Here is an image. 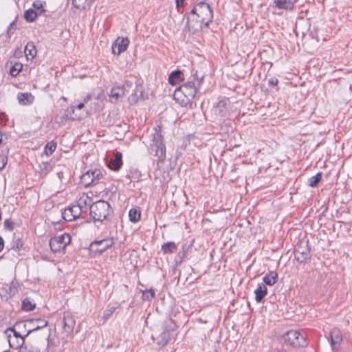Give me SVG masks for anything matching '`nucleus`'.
Wrapping results in <instances>:
<instances>
[{"instance_id":"nucleus-1","label":"nucleus","mask_w":352,"mask_h":352,"mask_svg":"<svg viewBox=\"0 0 352 352\" xmlns=\"http://www.w3.org/2000/svg\"><path fill=\"white\" fill-rule=\"evenodd\" d=\"M213 19V12L208 3L201 1L196 4L190 13L186 14L187 25L194 27L195 23L208 27Z\"/></svg>"},{"instance_id":"nucleus-2","label":"nucleus","mask_w":352,"mask_h":352,"mask_svg":"<svg viewBox=\"0 0 352 352\" xmlns=\"http://www.w3.org/2000/svg\"><path fill=\"white\" fill-rule=\"evenodd\" d=\"M203 78V76L199 77L196 72L193 74L192 80L184 83L175 89L174 93L175 100H179L182 95H184V98L181 99L182 105L186 107L188 104H191L202 84Z\"/></svg>"},{"instance_id":"nucleus-3","label":"nucleus","mask_w":352,"mask_h":352,"mask_svg":"<svg viewBox=\"0 0 352 352\" xmlns=\"http://www.w3.org/2000/svg\"><path fill=\"white\" fill-rule=\"evenodd\" d=\"M90 215L94 221L102 222L113 212L109 202L99 200L90 206Z\"/></svg>"},{"instance_id":"nucleus-4","label":"nucleus","mask_w":352,"mask_h":352,"mask_svg":"<svg viewBox=\"0 0 352 352\" xmlns=\"http://www.w3.org/2000/svg\"><path fill=\"white\" fill-rule=\"evenodd\" d=\"M155 133L153 135L152 148H155V156L158 157L160 162H163L166 158V146L164 143V135L162 133V126L157 125L154 128Z\"/></svg>"},{"instance_id":"nucleus-5","label":"nucleus","mask_w":352,"mask_h":352,"mask_svg":"<svg viewBox=\"0 0 352 352\" xmlns=\"http://www.w3.org/2000/svg\"><path fill=\"white\" fill-rule=\"evenodd\" d=\"M294 257L300 263H306L310 261L311 256L308 241H300L296 244Z\"/></svg>"},{"instance_id":"nucleus-6","label":"nucleus","mask_w":352,"mask_h":352,"mask_svg":"<svg viewBox=\"0 0 352 352\" xmlns=\"http://www.w3.org/2000/svg\"><path fill=\"white\" fill-rule=\"evenodd\" d=\"M283 339L294 347H304L307 345L305 336L301 335L299 331L290 330L283 336Z\"/></svg>"},{"instance_id":"nucleus-7","label":"nucleus","mask_w":352,"mask_h":352,"mask_svg":"<svg viewBox=\"0 0 352 352\" xmlns=\"http://www.w3.org/2000/svg\"><path fill=\"white\" fill-rule=\"evenodd\" d=\"M71 242V236L69 234L64 233L60 236H54L50 240L51 250L54 252H60Z\"/></svg>"},{"instance_id":"nucleus-8","label":"nucleus","mask_w":352,"mask_h":352,"mask_svg":"<svg viewBox=\"0 0 352 352\" xmlns=\"http://www.w3.org/2000/svg\"><path fill=\"white\" fill-rule=\"evenodd\" d=\"M114 244L113 238H106L102 240L94 241L90 244L91 251L102 254L107 249L110 248Z\"/></svg>"},{"instance_id":"nucleus-9","label":"nucleus","mask_w":352,"mask_h":352,"mask_svg":"<svg viewBox=\"0 0 352 352\" xmlns=\"http://www.w3.org/2000/svg\"><path fill=\"white\" fill-rule=\"evenodd\" d=\"M82 212L80 205H73L65 208L62 212V217L66 221H72L78 218Z\"/></svg>"},{"instance_id":"nucleus-10","label":"nucleus","mask_w":352,"mask_h":352,"mask_svg":"<svg viewBox=\"0 0 352 352\" xmlns=\"http://www.w3.org/2000/svg\"><path fill=\"white\" fill-rule=\"evenodd\" d=\"M229 104L230 100L228 98L223 97L219 99L217 104L214 107V113L220 118L226 117L228 114Z\"/></svg>"},{"instance_id":"nucleus-11","label":"nucleus","mask_w":352,"mask_h":352,"mask_svg":"<svg viewBox=\"0 0 352 352\" xmlns=\"http://www.w3.org/2000/svg\"><path fill=\"white\" fill-rule=\"evenodd\" d=\"M63 331L67 334H70L73 332L74 327L76 325V321L73 314L69 311H65L63 313Z\"/></svg>"},{"instance_id":"nucleus-12","label":"nucleus","mask_w":352,"mask_h":352,"mask_svg":"<svg viewBox=\"0 0 352 352\" xmlns=\"http://www.w3.org/2000/svg\"><path fill=\"white\" fill-rule=\"evenodd\" d=\"M129 45V40L127 37L118 38L112 44V53L115 55H120L126 50Z\"/></svg>"},{"instance_id":"nucleus-13","label":"nucleus","mask_w":352,"mask_h":352,"mask_svg":"<svg viewBox=\"0 0 352 352\" xmlns=\"http://www.w3.org/2000/svg\"><path fill=\"white\" fill-rule=\"evenodd\" d=\"M330 340L332 349L333 351L338 350L342 341V335L340 329L334 328L331 331Z\"/></svg>"},{"instance_id":"nucleus-14","label":"nucleus","mask_w":352,"mask_h":352,"mask_svg":"<svg viewBox=\"0 0 352 352\" xmlns=\"http://www.w3.org/2000/svg\"><path fill=\"white\" fill-rule=\"evenodd\" d=\"M27 322L29 324H32L33 325L32 327V329H30L27 331L25 336H28L31 333L45 327L48 324L46 320L42 318L30 319L28 320Z\"/></svg>"},{"instance_id":"nucleus-15","label":"nucleus","mask_w":352,"mask_h":352,"mask_svg":"<svg viewBox=\"0 0 352 352\" xmlns=\"http://www.w3.org/2000/svg\"><path fill=\"white\" fill-rule=\"evenodd\" d=\"M14 337L16 339V343L14 342V340H11V336H8V339L9 342V345L11 348L17 349L19 348H21L25 343V338L27 336H22L19 331H14Z\"/></svg>"},{"instance_id":"nucleus-16","label":"nucleus","mask_w":352,"mask_h":352,"mask_svg":"<svg viewBox=\"0 0 352 352\" xmlns=\"http://www.w3.org/2000/svg\"><path fill=\"white\" fill-rule=\"evenodd\" d=\"M298 0H273V3L276 8L285 10H292L294 4Z\"/></svg>"},{"instance_id":"nucleus-17","label":"nucleus","mask_w":352,"mask_h":352,"mask_svg":"<svg viewBox=\"0 0 352 352\" xmlns=\"http://www.w3.org/2000/svg\"><path fill=\"white\" fill-rule=\"evenodd\" d=\"M17 100L19 103L21 105H30L34 101V96L31 93L19 92L17 94Z\"/></svg>"},{"instance_id":"nucleus-18","label":"nucleus","mask_w":352,"mask_h":352,"mask_svg":"<svg viewBox=\"0 0 352 352\" xmlns=\"http://www.w3.org/2000/svg\"><path fill=\"white\" fill-rule=\"evenodd\" d=\"M122 165V154L117 152L113 159L109 162V167L110 169L113 170H118Z\"/></svg>"},{"instance_id":"nucleus-19","label":"nucleus","mask_w":352,"mask_h":352,"mask_svg":"<svg viewBox=\"0 0 352 352\" xmlns=\"http://www.w3.org/2000/svg\"><path fill=\"white\" fill-rule=\"evenodd\" d=\"M255 300L257 302H261L267 294V289L263 283H259L254 291Z\"/></svg>"},{"instance_id":"nucleus-20","label":"nucleus","mask_w":352,"mask_h":352,"mask_svg":"<svg viewBox=\"0 0 352 352\" xmlns=\"http://www.w3.org/2000/svg\"><path fill=\"white\" fill-rule=\"evenodd\" d=\"M278 279V274L275 271H270L266 274L263 278V284L272 286L274 285Z\"/></svg>"},{"instance_id":"nucleus-21","label":"nucleus","mask_w":352,"mask_h":352,"mask_svg":"<svg viewBox=\"0 0 352 352\" xmlns=\"http://www.w3.org/2000/svg\"><path fill=\"white\" fill-rule=\"evenodd\" d=\"M171 332L169 330H164L157 339V344L163 347L166 346L170 340Z\"/></svg>"},{"instance_id":"nucleus-22","label":"nucleus","mask_w":352,"mask_h":352,"mask_svg":"<svg viewBox=\"0 0 352 352\" xmlns=\"http://www.w3.org/2000/svg\"><path fill=\"white\" fill-rule=\"evenodd\" d=\"M182 75L183 74L180 70H175L172 72L168 76V82L170 85H174L177 82L183 80L184 79L182 78Z\"/></svg>"},{"instance_id":"nucleus-23","label":"nucleus","mask_w":352,"mask_h":352,"mask_svg":"<svg viewBox=\"0 0 352 352\" xmlns=\"http://www.w3.org/2000/svg\"><path fill=\"white\" fill-rule=\"evenodd\" d=\"M162 251L164 254H172L177 250L176 243L173 241H168L164 243L161 248Z\"/></svg>"},{"instance_id":"nucleus-24","label":"nucleus","mask_w":352,"mask_h":352,"mask_svg":"<svg viewBox=\"0 0 352 352\" xmlns=\"http://www.w3.org/2000/svg\"><path fill=\"white\" fill-rule=\"evenodd\" d=\"M188 248L186 246H183L182 250H180L175 258L176 266L180 265L184 261V258L187 256Z\"/></svg>"},{"instance_id":"nucleus-25","label":"nucleus","mask_w":352,"mask_h":352,"mask_svg":"<svg viewBox=\"0 0 352 352\" xmlns=\"http://www.w3.org/2000/svg\"><path fill=\"white\" fill-rule=\"evenodd\" d=\"M24 52L27 57L30 56L31 58H33L36 56V47L33 42H28L26 44V45L25 47Z\"/></svg>"},{"instance_id":"nucleus-26","label":"nucleus","mask_w":352,"mask_h":352,"mask_svg":"<svg viewBox=\"0 0 352 352\" xmlns=\"http://www.w3.org/2000/svg\"><path fill=\"white\" fill-rule=\"evenodd\" d=\"M52 170V165L50 162H43L39 164V173L42 176L47 175Z\"/></svg>"},{"instance_id":"nucleus-27","label":"nucleus","mask_w":352,"mask_h":352,"mask_svg":"<svg viewBox=\"0 0 352 352\" xmlns=\"http://www.w3.org/2000/svg\"><path fill=\"white\" fill-rule=\"evenodd\" d=\"M38 14V12H36L34 9H28L24 13V19L27 22L31 23L35 21V19L37 18Z\"/></svg>"},{"instance_id":"nucleus-28","label":"nucleus","mask_w":352,"mask_h":352,"mask_svg":"<svg viewBox=\"0 0 352 352\" xmlns=\"http://www.w3.org/2000/svg\"><path fill=\"white\" fill-rule=\"evenodd\" d=\"M129 220L133 223H137L140 220L141 212L137 208H131L129 212Z\"/></svg>"},{"instance_id":"nucleus-29","label":"nucleus","mask_w":352,"mask_h":352,"mask_svg":"<svg viewBox=\"0 0 352 352\" xmlns=\"http://www.w3.org/2000/svg\"><path fill=\"white\" fill-rule=\"evenodd\" d=\"M19 283L16 281H12L9 285H7L6 292L10 297L14 296L19 291Z\"/></svg>"},{"instance_id":"nucleus-30","label":"nucleus","mask_w":352,"mask_h":352,"mask_svg":"<svg viewBox=\"0 0 352 352\" xmlns=\"http://www.w3.org/2000/svg\"><path fill=\"white\" fill-rule=\"evenodd\" d=\"M141 292L142 293V300L146 301H151L155 296V290L152 288L141 290Z\"/></svg>"},{"instance_id":"nucleus-31","label":"nucleus","mask_w":352,"mask_h":352,"mask_svg":"<svg viewBox=\"0 0 352 352\" xmlns=\"http://www.w3.org/2000/svg\"><path fill=\"white\" fill-rule=\"evenodd\" d=\"M124 94V90L121 87H114L111 90L110 96L112 98L118 100L120 97L122 96Z\"/></svg>"},{"instance_id":"nucleus-32","label":"nucleus","mask_w":352,"mask_h":352,"mask_svg":"<svg viewBox=\"0 0 352 352\" xmlns=\"http://www.w3.org/2000/svg\"><path fill=\"white\" fill-rule=\"evenodd\" d=\"M81 182L86 187L94 185V180L91 177L90 170H88L81 176Z\"/></svg>"},{"instance_id":"nucleus-33","label":"nucleus","mask_w":352,"mask_h":352,"mask_svg":"<svg viewBox=\"0 0 352 352\" xmlns=\"http://www.w3.org/2000/svg\"><path fill=\"white\" fill-rule=\"evenodd\" d=\"M36 307L34 303H32L29 298H25L22 302L21 308L25 311H30L33 310Z\"/></svg>"},{"instance_id":"nucleus-34","label":"nucleus","mask_w":352,"mask_h":352,"mask_svg":"<svg viewBox=\"0 0 352 352\" xmlns=\"http://www.w3.org/2000/svg\"><path fill=\"white\" fill-rule=\"evenodd\" d=\"M322 173L319 172L316 175L310 177L309 179V186L312 188L316 187L322 179Z\"/></svg>"},{"instance_id":"nucleus-35","label":"nucleus","mask_w":352,"mask_h":352,"mask_svg":"<svg viewBox=\"0 0 352 352\" xmlns=\"http://www.w3.org/2000/svg\"><path fill=\"white\" fill-rule=\"evenodd\" d=\"M90 173L94 180V185L98 184L99 181L103 177L102 173L100 169L90 170Z\"/></svg>"},{"instance_id":"nucleus-36","label":"nucleus","mask_w":352,"mask_h":352,"mask_svg":"<svg viewBox=\"0 0 352 352\" xmlns=\"http://www.w3.org/2000/svg\"><path fill=\"white\" fill-rule=\"evenodd\" d=\"M23 65L21 63H14L10 69V74L16 77L19 72L22 70Z\"/></svg>"},{"instance_id":"nucleus-37","label":"nucleus","mask_w":352,"mask_h":352,"mask_svg":"<svg viewBox=\"0 0 352 352\" xmlns=\"http://www.w3.org/2000/svg\"><path fill=\"white\" fill-rule=\"evenodd\" d=\"M44 4H45V2L40 0L34 1L32 6L34 10L38 12V15L45 12V10L43 8Z\"/></svg>"},{"instance_id":"nucleus-38","label":"nucleus","mask_w":352,"mask_h":352,"mask_svg":"<svg viewBox=\"0 0 352 352\" xmlns=\"http://www.w3.org/2000/svg\"><path fill=\"white\" fill-rule=\"evenodd\" d=\"M56 148V143L54 141H51L45 145L44 148V152L47 156H49L54 152Z\"/></svg>"},{"instance_id":"nucleus-39","label":"nucleus","mask_w":352,"mask_h":352,"mask_svg":"<svg viewBox=\"0 0 352 352\" xmlns=\"http://www.w3.org/2000/svg\"><path fill=\"white\" fill-rule=\"evenodd\" d=\"M116 309V307H108L103 313V320L107 321L112 316Z\"/></svg>"},{"instance_id":"nucleus-40","label":"nucleus","mask_w":352,"mask_h":352,"mask_svg":"<svg viewBox=\"0 0 352 352\" xmlns=\"http://www.w3.org/2000/svg\"><path fill=\"white\" fill-rule=\"evenodd\" d=\"M14 222L11 219H7L4 221V229L8 231H13L14 229Z\"/></svg>"},{"instance_id":"nucleus-41","label":"nucleus","mask_w":352,"mask_h":352,"mask_svg":"<svg viewBox=\"0 0 352 352\" xmlns=\"http://www.w3.org/2000/svg\"><path fill=\"white\" fill-rule=\"evenodd\" d=\"M93 98V96L91 94H88L83 100L82 102L79 103L76 108L78 109H81L85 107V104H88L89 101H91Z\"/></svg>"},{"instance_id":"nucleus-42","label":"nucleus","mask_w":352,"mask_h":352,"mask_svg":"<svg viewBox=\"0 0 352 352\" xmlns=\"http://www.w3.org/2000/svg\"><path fill=\"white\" fill-rule=\"evenodd\" d=\"M27 321H18L16 322V327H17L18 331H28L27 329Z\"/></svg>"},{"instance_id":"nucleus-43","label":"nucleus","mask_w":352,"mask_h":352,"mask_svg":"<svg viewBox=\"0 0 352 352\" xmlns=\"http://www.w3.org/2000/svg\"><path fill=\"white\" fill-rule=\"evenodd\" d=\"M23 246V243L21 240L17 239L14 241L13 245L12 247V249L16 250H21Z\"/></svg>"},{"instance_id":"nucleus-44","label":"nucleus","mask_w":352,"mask_h":352,"mask_svg":"<svg viewBox=\"0 0 352 352\" xmlns=\"http://www.w3.org/2000/svg\"><path fill=\"white\" fill-rule=\"evenodd\" d=\"M8 157L6 156L0 155V171L3 170L7 164Z\"/></svg>"},{"instance_id":"nucleus-45","label":"nucleus","mask_w":352,"mask_h":352,"mask_svg":"<svg viewBox=\"0 0 352 352\" xmlns=\"http://www.w3.org/2000/svg\"><path fill=\"white\" fill-rule=\"evenodd\" d=\"M185 0H175L176 8L179 10L181 7H183Z\"/></svg>"},{"instance_id":"nucleus-46","label":"nucleus","mask_w":352,"mask_h":352,"mask_svg":"<svg viewBox=\"0 0 352 352\" xmlns=\"http://www.w3.org/2000/svg\"><path fill=\"white\" fill-rule=\"evenodd\" d=\"M17 330H18L17 329V327H16V322H15L14 324L13 325V327H10L6 329V333L8 332V331H11V332H12L14 333V331H16Z\"/></svg>"},{"instance_id":"nucleus-47","label":"nucleus","mask_w":352,"mask_h":352,"mask_svg":"<svg viewBox=\"0 0 352 352\" xmlns=\"http://www.w3.org/2000/svg\"><path fill=\"white\" fill-rule=\"evenodd\" d=\"M20 352H40L39 350L38 349H34V350H31V349H28V348H24V349H22Z\"/></svg>"},{"instance_id":"nucleus-48","label":"nucleus","mask_w":352,"mask_h":352,"mask_svg":"<svg viewBox=\"0 0 352 352\" xmlns=\"http://www.w3.org/2000/svg\"><path fill=\"white\" fill-rule=\"evenodd\" d=\"M278 79L275 78H271L269 80V84L270 85H276L278 84Z\"/></svg>"},{"instance_id":"nucleus-49","label":"nucleus","mask_w":352,"mask_h":352,"mask_svg":"<svg viewBox=\"0 0 352 352\" xmlns=\"http://www.w3.org/2000/svg\"><path fill=\"white\" fill-rule=\"evenodd\" d=\"M4 247V241L3 238L0 236V252L3 250Z\"/></svg>"},{"instance_id":"nucleus-50","label":"nucleus","mask_w":352,"mask_h":352,"mask_svg":"<svg viewBox=\"0 0 352 352\" xmlns=\"http://www.w3.org/2000/svg\"><path fill=\"white\" fill-rule=\"evenodd\" d=\"M96 99H98L99 98V96H97V97H95Z\"/></svg>"},{"instance_id":"nucleus-51","label":"nucleus","mask_w":352,"mask_h":352,"mask_svg":"<svg viewBox=\"0 0 352 352\" xmlns=\"http://www.w3.org/2000/svg\"><path fill=\"white\" fill-rule=\"evenodd\" d=\"M3 352H8V351H3Z\"/></svg>"}]
</instances>
